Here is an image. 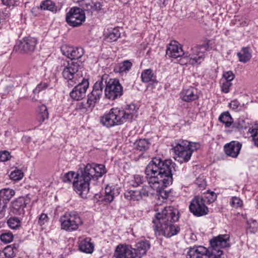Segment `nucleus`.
Wrapping results in <instances>:
<instances>
[{
  "label": "nucleus",
  "mask_w": 258,
  "mask_h": 258,
  "mask_svg": "<svg viewBox=\"0 0 258 258\" xmlns=\"http://www.w3.org/2000/svg\"><path fill=\"white\" fill-rule=\"evenodd\" d=\"M175 167V163L170 159L163 160L157 157L152 158L145 171L148 185H144L138 190L141 199L150 195L155 194V190L161 189L162 185L171 184L173 172L176 171Z\"/></svg>",
  "instance_id": "f257e3e1"
},
{
  "label": "nucleus",
  "mask_w": 258,
  "mask_h": 258,
  "mask_svg": "<svg viewBox=\"0 0 258 258\" xmlns=\"http://www.w3.org/2000/svg\"><path fill=\"white\" fill-rule=\"evenodd\" d=\"M178 210L171 206L166 207L161 212L157 213L152 221L156 236L170 237L177 234L180 229L173 223L178 220Z\"/></svg>",
  "instance_id": "f03ea898"
},
{
  "label": "nucleus",
  "mask_w": 258,
  "mask_h": 258,
  "mask_svg": "<svg viewBox=\"0 0 258 258\" xmlns=\"http://www.w3.org/2000/svg\"><path fill=\"white\" fill-rule=\"evenodd\" d=\"M106 173L105 167L103 164H87L76 175L77 180L73 181L75 190L82 197L85 196L89 190L90 181L97 179Z\"/></svg>",
  "instance_id": "7ed1b4c3"
},
{
  "label": "nucleus",
  "mask_w": 258,
  "mask_h": 258,
  "mask_svg": "<svg viewBox=\"0 0 258 258\" xmlns=\"http://www.w3.org/2000/svg\"><path fill=\"white\" fill-rule=\"evenodd\" d=\"M138 116L137 109L134 104L127 105L123 109L112 108L100 117L101 123L107 127L132 122Z\"/></svg>",
  "instance_id": "20e7f679"
},
{
  "label": "nucleus",
  "mask_w": 258,
  "mask_h": 258,
  "mask_svg": "<svg viewBox=\"0 0 258 258\" xmlns=\"http://www.w3.org/2000/svg\"><path fill=\"white\" fill-rule=\"evenodd\" d=\"M104 88L106 98L115 100L120 97L123 94V88L118 80L110 78L107 74H104L96 82L93 86L95 96L100 99Z\"/></svg>",
  "instance_id": "39448f33"
},
{
  "label": "nucleus",
  "mask_w": 258,
  "mask_h": 258,
  "mask_svg": "<svg viewBox=\"0 0 258 258\" xmlns=\"http://www.w3.org/2000/svg\"><path fill=\"white\" fill-rule=\"evenodd\" d=\"M198 143L190 142L187 141H180L173 149L178 161L180 163L187 162L190 159L192 152L200 148Z\"/></svg>",
  "instance_id": "423d86ee"
},
{
  "label": "nucleus",
  "mask_w": 258,
  "mask_h": 258,
  "mask_svg": "<svg viewBox=\"0 0 258 258\" xmlns=\"http://www.w3.org/2000/svg\"><path fill=\"white\" fill-rule=\"evenodd\" d=\"M210 40L206 41L203 44L191 48L185 54L184 58L186 59V63L199 65L205 59L206 52L209 49Z\"/></svg>",
  "instance_id": "0eeeda50"
},
{
  "label": "nucleus",
  "mask_w": 258,
  "mask_h": 258,
  "mask_svg": "<svg viewBox=\"0 0 258 258\" xmlns=\"http://www.w3.org/2000/svg\"><path fill=\"white\" fill-rule=\"evenodd\" d=\"M61 229L68 232L77 230L83 224L79 214L75 211L65 213L60 218Z\"/></svg>",
  "instance_id": "6e6552de"
},
{
  "label": "nucleus",
  "mask_w": 258,
  "mask_h": 258,
  "mask_svg": "<svg viewBox=\"0 0 258 258\" xmlns=\"http://www.w3.org/2000/svg\"><path fill=\"white\" fill-rule=\"evenodd\" d=\"M230 236L228 234H221L213 238L210 241L211 249H208L209 258H219L223 254L221 248L230 246Z\"/></svg>",
  "instance_id": "1a4fd4ad"
},
{
  "label": "nucleus",
  "mask_w": 258,
  "mask_h": 258,
  "mask_svg": "<svg viewBox=\"0 0 258 258\" xmlns=\"http://www.w3.org/2000/svg\"><path fill=\"white\" fill-rule=\"evenodd\" d=\"M80 61L72 62L71 63H68L67 66H65L62 72L63 78L68 81V86L72 87L78 83V79L82 76Z\"/></svg>",
  "instance_id": "9d476101"
},
{
  "label": "nucleus",
  "mask_w": 258,
  "mask_h": 258,
  "mask_svg": "<svg viewBox=\"0 0 258 258\" xmlns=\"http://www.w3.org/2000/svg\"><path fill=\"white\" fill-rule=\"evenodd\" d=\"M85 14L84 11L80 8L74 7L70 9L66 15V21L72 27H78L81 25L85 20Z\"/></svg>",
  "instance_id": "9b49d317"
},
{
  "label": "nucleus",
  "mask_w": 258,
  "mask_h": 258,
  "mask_svg": "<svg viewBox=\"0 0 258 258\" xmlns=\"http://www.w3.org/2000/svg\"><path fill=\"white\" fill-rule=\"evenodd\" d=\"M190 212L197 217H201L208 214L209 209L205 204L203 197H195L189 206Z\"/></svg>",
  "instance_id": "f8f14e48"
},
{
  "label": "nucleus",
  "mask_w": 258,
  "mask_h": 258,
  "mask_svg": "<svg viewBox=\"0 0 258 258\" xmlns=\"http://www.w3.org/2000/svg\"><path fill=\"white\" fill-rule=\"evenodd\" d=\"M31 198L29 195L25 197H19L11 203L10 212L15 215H23L24 208L30 204Z\"/></svg>",
  "instance_id": "ddd939ff"
},
{
  "label": "nucleus",
  "mask_w": 258,
  "mask_h": 258,
  "mask_svg": "<svg viewBox=\"0 0 258 258\" xmlns=\"http://www.w3.org/2000/svg\"><path fill=\"white\" fill-rule=\"evenodd\" d=\"M89 85L88 81L83 78L81 82L79 83L70 93L71 98L76 101L83 99L86 96V91Z\"/></svg>",
  "instance_id": "4468645a"
},
{
  "label": "nucleus",
  "mask_w": 258,
  "mask_h": 258,
  "mask_svg": "<svg viewBox=\"0 0 258 258\" xmlns=\"http://www.w3.org/2000/svg\"><path fill=\"white\" fill-rule=\"evenodd\" d=\"M133 250L131 246L119 244L116 247L113 256L115 258H136Z\"/></svg>",
  "instance_id": "2eb2a0df"
},
{
  "label": "nucleus",
  "mask_w": 258,
  "mask_h": 258,
  "mask_svg": "<svg viewBox=\"0 0 258 258\" xmlns=\"http://www.w3.org/2000/svg\"><path fill=\"white\" fill-rule=\"evenodd\" d=\"M95 91L93 89L91 93L88 94L86 103L80 102L77 105L78 109L82 112L92 111L96 103L99 101V98L95 96Z\"/></svg>",
  "instance_id": "dca6fc26"
},
{
  "label": "nucleus",
  "mask_w": 258,
  "mask_h": 258,
  "mask_svg": "<svg viewBox=\"0 0 258 258\" xmlns=\"http://www.w3.org/2000/svg\"><path fill=\"white\" fill-rule=\"evenodd\" d=\"M61 50L63 55L72 60L79 59L84 54V50L81 47L64 45L61 47Z\"/></svg>",
  "instance_id": "f3484780"
},
{
  "label": "nucleus",
  "mask_w": 258,
  "mask_h": 258,
  "mask_svg": "<svg viewBox=\"0 0 258 258\" xmlns=\"http://www.w3.org/2000/svg\"><path fill=\"white\" fill-rule=\"evenodd\" d=\"M242 144L237 141H232L225 144L224 150L225 154L232 158H237L239 154Z\"/></svg>",
  "instance_id": "a211bd4d"
},
{
  "label": "nucleus",
  "mask_w": 258,
  "mask_h": 258,
  "mask_svg": "<svg viewBox=\"0 0 258 258\" xmlns=\"http://www.w3.org/2000/svg\"><path fill=\"white\" fill-rule=\"evenodd\" d=\"M186 258H209L208 249L202 246L190 247L187 252Z\"/></svg>",
  "instance_id": "6ab92c4d"
},
{
  "label": "nucleus",
  "mask_w": 258,
  "mask_h": 258,
  "mask_svg": "<svg viewBox=\"0 0 258 258\" xmlns=\"http://www.w3.org/2000/svg\"><path fill=\"white\" fill-rule=\"evenodd\" d=\"M180 98L185 102H191L198 99L197 90L194 87L183 89L180 93Z\"/></svg>",
  "instance_id": "aec40b11"
},
{
  "label": "nucleus",
  "mask_w": 258,
  "mask_h": 258,
  "mask_svg": "<svg viewBox=\"0 0 258 258\" xmlns=\"http://www.w3.org/2000/svg\"><path fill=\"white\" fill-rule=\"evenodd\" d=\"M37 44V40L32 37L25 38L21 42L19 47L21 52L34 51Z\"/></svg>",
  "instance_id": "412c9836"
},
{
  "label": "nucleus",
  "mask_w": 258,
  "mask_h": 258,
  "mask_svg": "<svg viewBox=\"0 0 258 258\" xmlns=\"http://www.w3.org/2000/svg\"><path fill=\"white\" fill-rule=\"evenodd\" d=\"M166 54L169 57L177 58L184 54L181 47L176 41L170 43L166 49Z\"/></svg>",
  "instance_id": "4be33fe9"
},
{
  "label": "nucleus",
  "mask_w": 258,
  "mask_h": 258,
  "mask_svg": "<svg viewBox=\"0 0 258 258\" xmlns=\"http://www.w3.org/2000/svg\"><path fill=\"white\" fill-rule=\"evenodd\" d=\"M150 247V244L148 241H142L136 244L135 248H133V251L136 257L141 258L146 254V252Z\"/></svg>",
  "instance_id": "5701e85b"
},
{
  "label": "nucleus",
  "mask_w": 258,
  "mask_h": 258,
  "mask_svg": "<svg viewBox=\"0 0 258 258\" xmlns=\"http://www.w3.org/2000/svg\"><path fill=\"white\" fill-rule=\"evenodd\" d=\"M132 66V63L130 60H126L116 64L113 70L115 73L123 75L127 74L130 71Z\"/></svg>",
  "instance_id": "b1692460"
},
{
  "label": "nucleus",
  "mask_w": 258,
  "mask_h": 258,
  "mask_svg": "<svg viewBox=\"0 0 258 258\" xmlns=\"http://www.w3.org/2000/svg\"><path fill=\"white\" fill-rule=\"evenodd\" d=\"M15 191L10 188H3L0 190V203L7 204L15 196Z\"/></svg>",
  "instance_id": "393cba45"
},
{
  "label": "nucleus",
  "mask_w": 258,
  "mask_h": 258,
  "mask_svg": "<svg viewBox=\"0 0 258 258\" xmlns=\"http://www.w3.org/2000/svg\"><path fill=\"white\" fill-rule=\"evenodd\" d=\"M90 238H86L80 241L79 244V249L87 253H91L94 250V245L90 242Z\"/></svg>",
  "instance_id": "a878e982"
},
{
  "label": "nucleus",
  "mask_w": 258,
  "mask_h": 258,
  "mask_svg": "<svg viewBox=\"0 0 258 258\" xmlns=\"http://www.w3.org/2000/svg\"><path fill=\"white\" fill-rule=\"evenodd\" d=\"M237 56L240 62L246 63L251 57V53L248 47H243L239 52L237 53Z\"/></svg>",
  "instance_id": "bb28decb"
},
{
  "label": "nucleus",
  "mask_w": 258,
  "mask_h": 258,
  "mask_svg": "<svg viewBox=\"0 0 258 258\" xmlns=\"http://www.w3.org/2000/svg\"><path fill=\"white\" fill-rule=\"evenodd\" d=\"M16 251V247L11 245L7 246L3 251H0V258H14Z\"/></svg>",
  "instance_id": "cd10ccee"
},
{
  "label": "nucleus",
  "mask_w": 258,
  "mask_h": 258,
  "mask_svg": "<svg viewBox=\"0 0 258 258\" xmlns=\"http://www.w3.org/2000/svg\"><path fill=\"white\" fill-rule=\"evenodd\" d=\"M150 142L148 140L140 139L137 141L135 144V148L140 151H145L150 146Z\"/></svg>",
  "instance_id": "c85d7f7f"
},
{
  "label": "nucleus",
  "mask_w": 258,
  "mask_h": 258,
  "mask_svg": "<svg viewBox=\"0 0 258 258\" xmlns=\"http://www.w3.org/2000/svg\"><path fill=\"white\" fill-rule=\"evenodd\" d=\"M39 114L38 115V120L41 124L45 119L48 118V112L47 108L45 105L42 104L39 107Z\"/></svg>",
  "instance_id": "c756f323"
},
{
  "label": "nucleus",
  "mask_w": 258,
  "mask_h": 258,
  "mask_svg": "<svg viewBox=\"0 0 258 258\" xmlns=\"http://www.w3.org/2000/svg\"><path fill=\"white\" fill-rule=\"evenodd\" d=\"M219 120L224 124L225 126L229 127L233 122V119L228 112H224L219 117Z\"/></svg>",
  "instance_id": "7c9ffc66"
},
{
  "label": "nucleus",
  "mask_w": 258,
  "mask_h": 258,
  "mask_svg": "<svg viewBox=\"0 0 258 258\" xmlns=\"http://www.w3.org/2000/svg\"><path fill=\"white\" fill-rule=\"evenodd\" d=\"M124 197L128 200L139 201L141 199L138 190H126L124 192Z\"/></svg>",
  "instance_id": "2f4dec72"
},
{
  "label": "nucleus",
  "mask_w": 258,
  "mask_h": 258,
  "mask_svg": "<svg viewBox=\"0 0 258 258\" xmlns=\"http://www.w3.org/2000/svg\"><path fill=\"white\" fill-rule=\"evenodd\" d=\"M120 32L118 28H114L109 31L106 37L107 40L109 42H114L116 41L120 37Z\"/></svg>",
  "instance_id": "473e14b6"
},
{
  "label": "nucleus",
  "mask_w": 258,
  "mask_h": 258,
  "mask_svg": "<svg viewBox=\"0 0 258 258\" xmlns=\"http://www.w3.org/2000/svg\"><path fill=\"white\" fill-rule=\"evenodd\" d=\"M40 8L44 10H48L51 12H56V7L54 3L50 0H45L43 1L40 4Z\"/></svg>",
  "instance_id": "72a5a7b5"
},
{
  "label": "nucleus",
  "mask_w": 258,
  "mask_h": 258,
  "mask_svg": "<svg viewBox=\"0 0 258 258\" xmlns=\"http://www.w3.org/2000/svg\"><path fill=\"white\" fill-rule=\"evenodd\" d=\"M154 77L153 71L149 69L144 70L141 73V80L144 83H148L151 81Z\"/></svg>",
  "instance_id": "f704fd0d"
},
{
  "label": "nucleus",
  "mask_w": 258,
  "mask_h": 258,
  "mask_svg": "<svg viewBox=\"0 0 258 258\" xmlns=\"http://www.w3.org/2000/svg\"><path fill=\"white\" fill-rule=\"evenodd\" d=\"M21 220L16 217H10L7 221L9 227L12 229H17L21 226Z\"/></svg>",
  "instance_id": "c9c22d12"
},
{
  "label": "nucleus",
  "mask_w": 258,
  "mask_h": 258,
  "mask_svg": "<svg viewBox=\"0 0 258 258\" xmlns=\"http://www.w3.org/2000/svg\"><path fill=\"white\" fill-rule=\"evenodd\" d=\"M87 10H90L91 12L94 11L99 12L102 9V4L98 2H92L91 4L86 5Z\"/></svg>",
  "instance_id": "e433bc0d"
},
{
  "label": "nucleus",
  "mask_w": 258,
  "mask_h": 258,
  "mask_svg": "<svg viewBox=\"0 0 258 258\" xmlns=\"http://www.w3.org/2000/svg\"><path fill=\"white\" fill-rule=\"evenodd\" d=\"M144 177L139 175H134L129 181L130 185L133 187H137L143 183Z\"/></svg>",
  "instance_id": "4c0bfd02"
},
{
  "label": "nucleus",
  "mask_w": 258,
  "mask_h": 258,
  "mask_svg": "<svg viewBox=\"0 0 258 258\" xmlns=\"http://www.w3.org/2000/svg\"><path fill=\"white\" fill-rule=\"evenodd\" d=\"M77 174L75 172L69 171L63 175L62 181L66 183H71L73 179H74V181L77 180Z\"/></svg>",
  "instance_id": "58836bf2"
},
{
  "label": "nucleus",
  "mask_w": 258,
  "mask_h": 258,
  "mask_svg": "<svg viewBox=\"0 0 258 258\" xmlns=\"http://www.w3.org/2000/svg\"><path fill=\"white\" fill-rule=\"evenodd\" d=\"M24 176L23 172L21 170L16 169L12 171L10 175V178L13 180H20Z\"/></svg>",
  "instance_id": "ea45409f"
},
{
  "label": "nucleus",
  "mask_w": 258,
  "mask_h": 258,
  "mask_svg": "<svg viewBox=\"0 0 258 258\" xmlns=\"http://www.w3.org/2000/svg\"><path fill=\"white\" fill-rule=\"evenodd\" d=\"M247 223L248 225L247 229L249 231V232L254 233L256 232L258 224L255 220L250 219L247 221Z\"/></svg>",
  "instance_id": "a19ab883"
},
{
  "label": "nucleus",
  "mask_w": 258,
  "mask_h": 258,
  "mask_svg": "<svg viewBox=\"0 0 258 258\" xmlns=\"http://www.w3.org/2000/svg\"><path fill=\"white\" fill-rule=\"evenodd\" d=\"M114 198V190L106 187L104 201L106 202L110 203L113 201Z\"/></svg>",
  "instance_id": "79ce46f5"
},
{
  "label": "nucleus",
  "mask_w": 258,
  "mask_h": 258,
  "mask_svg": "<svg viewBox=\"0 0 258 258\" xmlns=\"http://www.w3.org/2000/svg\"><path fill=\"white\" fill-rule=\"evenodd\" d=\"M195 184L201 188H204L206 185L207 182L206 178L203 175H200L196 180Z\"/></svg>",
  "instance_id": "37998d69"
},
{
  "label": "nucleus",
  "mask_w": 258,
  "mask_h": 258,
  "mask_svg": "<svg viewBox=\"0 0 258 258\" xmlns=\"http://www.w3.org/2000/svg\"><path fill=\"white\" fill-rule=\"evenodd\" d=\"M204 200L208 203H212L214 202L217 199V195L214 192H208L205 196L204 198H203Z\"/></svg>",
  "instance_id": "c03bdc74"
},
{
  "label": "nucleus",
  "mask_w": 258,
  "mask_h": 258,
  "mask_svg": "<svg viewBox=\"0 0 258 258\" xmlns=\"http://www.w3.org/2000/svg\"><path fill=\"white\" fill-rule=\"evenodd\" d=\"M0 239L4 243H10L13 239V235L11 232L5 233L1 234Z\"/></svg>",
  "instance_id": "a18cd8bd"
},
{
  "label": "nucleus",
  "mask_w": 258,
  "mask_h": 258,
  "mask_svg": "<svg viewBox=\"0 0 258 258\" xmlns=\"http://www.w3.org/2000/svg\"><path fill=\"white\" fill-rule=\"evenodd\" d=\"M242 204V201L238 197H233L231 199L230 205L234 208L241 207Z\"/></svg>",
  "instance_id": "49530a36"
},
{
  "label": "nucleus",
  "mask_w": 258,
  "mask_h": 258,
  "mask_svg": "<svg viewBox=\"0 0 258 258\" xmlns=\"http://www.w3.org/2000/svg\"><path fill=\"white\" fill-rule=\"evenodd\" d=\"M232 84L230 82L224 81L221 80V91L225 93H227L229 92L230 88L232 86Z\"/></svg>",
  "instance_id": "de8ad7c7"
},
{
  "label": "nucleus",
  "mask_w": 258,
  "mask_h": 258,
  "mask_svg": "<svg viewBox=\"0 0 258 258\" xmlns=\"http://www.w3.org/2000/svg\"><path fill=\"white\" fill-rule=\"evenodd\" d=\"M49 221V218L47 214L42 213L38 218V223L40 226H43Z\"/></svg>",
  "instance_id": "09e8293b"
},
{
  "label": "nucleus",
  "mask_w": 258,
  "mask_h": 258,
  "mask_svg": "<svg viewBox=\"0 0 258 258\" xmlns=\"http://www.w3.org/2000/svg\"><path fill=\"white\" fill-rule=\"evenodd\" d=\"M254 145L258 148V128H253L251 131Z\"/></svg>",
  "instance_id": "8fccbe9b"
},
{
  "label": "nucleus",
  "mask_w": 258,
  "mask_h": 258,
  "mask_svg": "<svg viewBox=\"0 0 258 258\" xmlns=\"http://www.w3.org/2000/svg\"><path fill=\"white\" fill-rule=\"evenodd\" d=\"M223 77L224 78L222 81H228L231 82V81L234 78V75L231 71H228L223 73Z\"/></svg>",
  "instance_id": "3c124183"
},
{
  "label": "nucleus",
  "mask_w": 258,
  "mask_h": 258,
  "mask_svg": "<svg viewBox=\"0 0 258 258\" xmlns=\"http://www.w3.org/2000/svg\"><path fill=\"white\" fill-rule=\"evenodd\" d=\"M11 158L10 154L8 151H3L0 152V162H5Z\"/></svg>",
  "instance_id": "603ef678"
},
{
  "label": "nucleus",
  "mask_w": 258,
  "mask_h": 258,
  "mask_svg": "<svg viewBox=\"0 0 258 258\" xmlns=\"http://www.w3.org/2000/svg\"><path fill=\"white\" fill-rule=\"evenodd\" d=\"M170 184H168L167 185H162L161 187V189H160L159 190H155L157 194H158L160 197H162L163 199H166L167 198L168 195L167 192L164 190V187H167L169 186Z\"/></svg>",
  "instance_id": "864d4df0"
},
{
  "label": "nucleus",
  "mask_w": 258,
  "mask_h": 258,
  "mask_svg": "<svg viewBox=\"0 0 258 258\" xmlns=\"http://www.w3.org/2000/svg\"><path fill=\"white\" fill-rule=\"evenodd\" d=\"M47 87V85L45 83H40L37 86L35 89L33 90L34 93H38L41 91L46 89Z\"/></svg>",
  "instance_id": "5fc2aeb1"
},
{
  "label": "nucleus",
  "mask_w": 258,
  "mask_h": 258,
  "mask_svg": "<svg viewBox=\"0 0 258 258\" xmlns=\"http://www.w3.org/2000/svg\"><path fill=\"white\" fill-rule=\"evenodd\" d=\"M7 204L0 203V218H3L5 216Z\"/></svg>",
  "instance_id": "6e6d98bb"
},
{
  "label": "nucleus",
  "mask_w": 258,
  "mask_h": 258,
  "mask_svg": "<svg viewBox=\"0 0 258 258\" xmlns=\"http://www.w3.org/2000/svg\"><path fill=\"white\" fill-rule=\"evenodd\" d=\"M240 103L237 100H234L231 101L229 103V107L233 110L238 109Z\"/></svg>",
  "instance_id": "4d7b16f0"
},
{
  "label": "nucleus",
  "mask_w": 258,
  "mask_h": 258,
  "mask_svg": "<svg viewBox=\"0 0 258 258\" xmlns=\"http://www.w3.org/2000/svg\"><path fill=\"white\" fill-rule=\"evenodd\" d=\"M2 4L8 7L14 6L15 4V0H2Z\"/></svg>",
  "instance_id": "13d9d810"
}]
</instances>
